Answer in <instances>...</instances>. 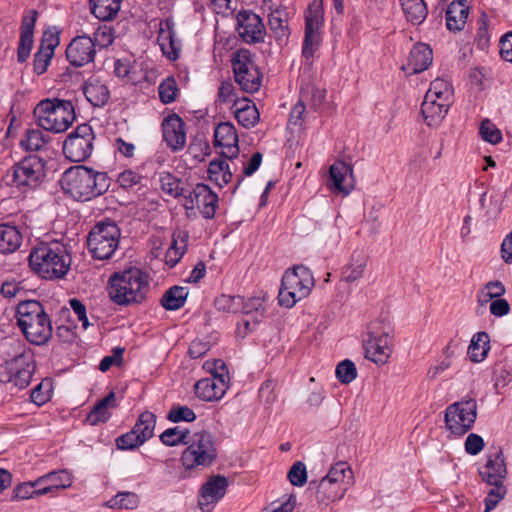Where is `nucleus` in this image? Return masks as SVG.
<instances>
[{
    "instance_id": "1",
    "label": "nucleus",
    "mask_w": 512,
    "mask_h": 512,
    "mask_svg": "<svg viewBox=\"0 0 512 512\" xmlns=\"http://www.w3.org/2000/svg\"><path fill=\"white\" fill-rule=\"evenodd\" d=\"M60 183L65 194L84 202L103 195L110 187V178L105 172L75 166L63 173Z\"/></svg>"
},
{
    "instance_id": "2",
    "label": "nucleus",
    "mask_w": 512,
    "mask_h": 512,
    "mask_svg": "<svg viewBox=\"0 0 512 512\" xmlns=\"http://www.w3.org/2000/svg\"><path fill=\"white\" fill-rule=\"evenodd\" d=\"M29 264L40 277L59 279L68 273L71 257L59 242L41 243L30 252Z\"/></svg>"
},
{
    "instance_id": "3",
    "label": "nucleus",
    "mask_w": 512,
    "mask_h": 512,
    "mask_svg": "<svg viewBox=\"0 0 512 512\" xmlns=\"http://www.w3.org/2000/svg\"><path fill=\"white\" fill-rule=\"evenodd\" d=\"M16 317L20 330L31 344L40 346L51 339L52 323L39 301L20 302L17 306Z\"/></svg>"
},
{
    "instance_id": "4",
    "label": "nucleus",
    "mask_w": 512,
    "mask_h": 512,
    "mask_svg": "<svg viewBox=\"0 0 512 512\" xmlns=\"http://www.w3.org/2000/svg\"><path fill=\"white\" fill-rule=\"evenodd\" d=\"M148 290V277L138 268L114 273L108 282L110 299L118 305L140 303Z\"/></svg>"
},
{
    "instance_id": "5",
    "label": "nucleus",
    "mask_w": 512,
    "mask_h": 512,
    "mask_svg": "<svg viewBox=\"0 0 512 512\" xmlns=\"http://www.w3.org/2000/svg\"><path fill=\"white\" fill-rule=\"evenodd\" d=\"M353 479V472L348 464L338 462L319 482H310V488L315 489L318 505L327 507L345 496L347 490L353 485Z\"/></svg>"
},
{
    "instance_id": "6",
    "label": "nucleus",
    "mask_w": 512,
    "mask_h": 512,
    "mask_svg": "<svg viewBox=\"0 0 512 512\" xmlns=\"http://www.w3.org/2000/svg\"><path fill=\"white\" fill-rule=\"evenodd\" d=\"M39 127L54 133L65 132L75 120L74 105L70 100L47 98L41 100L33 110Z\"/></svg>"
},
{
    "instance_id": "7",
    "label": "nucleus",
    "mask_w": 512,
    "mask_h": 512,
    "mask_svg": "<svg viewBox=\"0 0 512 512\" xmlns=\"http://www.w3.org/2000/svg\"><path fill=\"white\" fill-rule=\"evenodd\" d=\"M478 472L481 479L492 486L485 498L484 512H489L497 506L507 493L505 486H503L507 468L502 450L487 454L486 463L478 469Z\"/></svg>"
},
{
    "instance_id": "8",
    "label": "nucleus",
    "mask_w": 512,
    "mask_h": 512,
    "mask_svg": "<svg viewBox=\"0 0 512 512\" xmlns=\"http://www.w3.org/2000/svg\"><path fill=\"white\" fill-rule=\"evenodd\" d=\"M181 461L186 470L205 468L214 463L218 452L214 436L207 431H198L189 436Z\"/></svg>"
},
{
    "instance_id": "9",
    "label": "nucleus",
    "mask_w": 512,
    "mask_h": 512,
    "mask_svg": "<svg viewBox=\"0 0 512 512\" xmlns=\"http://www.w3.org/2000/svg\"><path fill=\"white\" fill-rule=\"evenodd\" d=\"M314 284V278L309 268L303 265L294 266L282 277L278 295L279 304L287 308L293 307L297 301L310 294Z\"/></svg>"
},
{
    "instance_id": "10",
    "label": "nucleus",
    "mask_w": 512,
    "mask_h": 512,
    "mask_svg": "<svg viewBox=\"0 0 512 512\" xmlns=\"http://www.w3.org/2000/svg\"><path fill=\"white\" fill-rule=\"evenodd\" d=\"M121 232L114 221L98 222L87 236V248L95 260H109L116 252Z\"/></svg>"
},
{
    "instance_id": "11",
    "label": "nucleus",
    "mask_w": 512,
    "mask_h": 512,
    "mask_svg": "<svg viewBox=\"0 0 512 512\" xmlns=\"http://www.w3.org/2000/svg\"><path fill=\"white\" fill-rule=\"evenodd\" d=\"M476 417V400L472 397H464L446 408L445 424L451 433L462 436L473 427Z\"/></svg>"
},
{
    "instance_id": "12",
    "label": "nucleus",
    "mask_w": 512,
    "mask_h": 512,
    "mask_svg": "<svg viewBox=\"0 0 512 512\" xmlns=\"http://www.w3.org/2000/svg\"><path fill=\"white\" fill-rule=\"evenodd\" d=\"M323 9L321 1H313L305 15V36L302 45V56L305 64L311 66L315 52L320 43L319 29L322 25Z\"/></svg>"
},
{
    "instance_id": "13",
    "label": "nucleus",
    "mask_w": 512,
    "mask_h": 512,
    "mask_svg": "<svg viewBox=\"0 0 512 512\" xmlns=\"http://www.w3.org/2000/svg\"><path fill=\"white\" fill-rule=\"evenodd\" d=\"M94 139L95 135L90 125H78L63 143L65 157L71 162L85 161L92 154Z\"/></svg>"
},
{
    "instance_id": "14",
    "label": "nucleus",
    "mask_w": 512,
    "mask_h": 512,
    "mask_svg": "<svg viewBox=\"0 0 512 512\" xmlns=\"http://www.w3.org/2000/svg\"><path fill=\"white\" fill-rule=\"evenodd\" d=\"M235 81L247 93L257 92L262 83V74L247 50H241L232 60Z\"/></svg>"
},
{
    "instance_id": "15",
    "label": "nucleus",
    "mask_w": 512,
    "mask_h": 512,
    "mask_svg": "<svg viewBox=\"0 0 512 512\" xmlns=\"http://www.w3.org/2000/svg\"><path fill=\"white\" fill-rule=\"evenodd\" d=\"M45 177V163L37 155L23 158L12 167V183L21 187H36Z\"/></svg>"
},
{
    "instance_id": "16",
    "label": "nucleus",
    "mask_w": 512,
    "mask_h": 512,
    "mask_svg": "<svg viewBox=\"0 0 512 512\" xmlns=\"http://www.w3.org/2000/svg\"><path fill=\"white\" fill-rule=\"evenodd\" d=\"M67 61L74 67H83L94 62L97 51L90 36L83 33L75 36L68 44L66 51Z\"/></svg>"
},
{
    "instance_id": "17",
    "label": "nucleus",
    "mask_w": 512,
    "mask_h": 512,
    "mask_svg": "<svg viewBox=\"0 0 512 512\" xmlns=\"http://www.w3.org/2000/svg\"><path fill=\"white\" fill-rule=\"evenodd\" d=\"M237 31L248 44L264 41L265 26L262 19L252 11L241 10L237 14Z\"/></svg>"
},
{
    "instance_id": "18",
    "label": "nucleus",
    "mask_w": 512,
    "mask_h": 512,
    "mask_svg": "<svg viewBox=\"0 0 512 512\" xmlns=\"http://www.w3.org/2000/svg\"><path fill=\"white\" fill-rule=\"evenodd\" d=\"M163 140L173 151H181L186 145V124L183 119L173 113L166 116L162 121Z\"/></svg>"
},
{
    "instance_id": "19",
    "label": "nucleus",
    "mask_w": 512,
    "mask_h": 512,
    "mask_svg": "<svg viewBox=\"0 0 512 512\" xmlns=\"http://www.w3.org/2000/svg\"><path fill=\"white\" fill-rule=\"evenodd\" d=\"M214 143L222 147V156L227 159L237 158L239 155L238 134L235 126L230 122L219 123L214 131Z\"/></svg>"
},
{
    "instance_id": "20",
    "label": "nucleus",
    "mask_w": 512,
    "mask_h": 512,
    "mask_svg": "<svg viewBox=\"0 0 512 512\" xmlns=\"http://www.w3.org/2000/svg\"><path fill=\"white\" fill-rule=\"evenodd\" d=\"M368 339L364 340L365 357L376 364L387 362L392 352L388 333L375 335L369 332Z\"/></svg>"
},
{
    "instance_id": "21",
    "label": "nucleus",
    "mask_w": 512,
    "mask_h": 512,
    "mask_svg": "<svg viewBox=\"0 0 512 512\" xmlns=\"http://www.w3.org/2000/svg\"><path fill=\"white\" fill-rule=\"evenodd\" d=\"M38 12L34 9L28 10L22 18L20 27V40L17 50V60L20 63L25 62L33 46L34 27L37 21Z\"/></svg>"
},
{
    "instance_id": "22",
    "label": "nucleus",
    "mask_w": 512,
    "mask_h": 512,
    "mask_svg": "<svg viewBox=\"0 0 512 512\" xmlns=\"http://www.w3.org/2000/svg\"><path fill=\"white\" fill-rule=\"evenodd\" d=\"M329 178L332 182L329 186L343 195H348L354 187L353 169L343 161H337L330 166Z\"/></svg>"
},
{
    "instance_id": "23",
    "label": "nucleus",
    "mask_w": 512,
    "mask_h": 512,
    "mask_svg": "<svg viewBox=\"0 0 512 512\" xmlns=\"http://www.w3.org/2000/svg\"><path fill=\"white\" fill-rule=\"evenodd\" d=\"M227 486V478L222 475L213 476L204 483L201 487V499L199 500L201 510L204 512L209 511L207 506L223 498Z\"/></svg>"
},
{
    "instance_id": "24",
    "label": "nucleus",
    "mask_w": 512,
    "mask_h": 512,
    "mask_svg": "<svg viewBox=\"0 0 512 512\" xmlns=\"http://www.w3.org/2000/svg\"><path fill=\"white\" fill-rule=\"evenodd\" d=\"M158 42L165 56L170 60H176L180 52V42L176 39L174 21L167 18L160 22Z\"/></svg>"
},
{
    "instance_id": "25",
    "label": "nucleus",
    "mask_w": 512,
    "mask_h": 512,
    "mask_svg": "<svg viewBox=\"0 0 512 512\" xmlns=\"http://www.w3.org/2000/svg\"><path fill=\"white\" fill-rule=\"evenodd\" d=\"M71 474L63 469L51 471L36 479V484L40 485L39 491L43 495L54 494L62 489H66L72 485Z\"/></svg>"
},
{
    "instance_id": "26",
    "label": "nucleus",
    "mask_w": 512,
    "mask_h": 512,
    "mask_svg": "<svg viewBox=\"0 0 512 512\" xmlns=\"http://www.w3.org/2000/svg\"><path fill=\"white\" fill-rule=\"evenodd\" d=\"M58 44L59 39L56 35L44 33L38 51L34 55V72L37 75H42L47 71Z\"/></svg>"
},
{
    "instance_id": "27",
    "label": "nucleus",
    "mask_w": 512,
    "mask_h": 512,
    "mask_svg": "<svg viewBox=\"0 0 512 512\" xmlns=\"http://www.w3.org/2000/svg\"><path fill=\"white\" fill-rule=\"evenodd\" d=\"M228 384L223 378L209 377L197 381L194 389L196 395L203 401H218L224 396Z\"/></svg>"
},
{
    "instance_id": "28",
    "label": "nucleus",
    "mask_w": 512,
    "mask_h": 512,
    "mask_svg": "<svg viewBox=\"0 0 512 512\" xmlns=\"http://www.w3.org/2000/svg\"><path fill=\"white\" fill-rule=\"evenodd\" d=\"M194 200L196 207L206 219L214 217L218 206V195L204 183H198L194 187Z\"/></svg>"
},
{
    "instance_id": "29",
    "label": "nucleus",
    "mask_w": 512,
    "mask_h": 512,
    "mask_svg": "<svg viewBox=\"0 0 512 512\" xmlns=\"http://www.w3.org/2000/svg\"><path fill=\"white\" fill-rule=\"evenodd\" d=\"M469 16L467 0H453L446 9L445 20L449 31L458 32L464 29Z\"/></svg>"
},
{
    "instance_id": "30",
    "label": "nucleus",
    "mask_w": 512,
    "mask_h": 512,
    "mask_svg": "<svg viewBox=\"0 0 512 512\" xmlns=\"http://www.w3.org/2000/svg\"><path fill=\"white\" fill-rule=\"evenodd\" d=\"M433 52L432 49L423 43L415 45L410 51L408 63L403 66L410 74H418L426 70L432 63Z\"/></svg>"
},
{
    "instance_id": "31",
    "label": "nucleus",
    "mask_w": 512,
    "mask_h": 512,
    "mask_svg": "<svg viewBox=\"0 0 512 512\" xmlns=\"http://www.w3.org/2000/svg\"><path fill=\"white\" fill-rule=\"evenodd\" d=\"M231 109L238 123L245 128L254 127L259 121V111L255 103L248 98L244 97L241 100H236Z\"/></svg>"
},
{
    "instance_id": "32",
    "label": "nucleus",
    "mask_w": 512,
    "mask_h": 512,
    "mask_svg": "<svg viewBox=\"0 0 512 512\" xmlns=\"http://www.w3.org/2000/svg\"><path fill=\"white\" fill-rule=\"evenodd\" d=\"M83 92L86 99L94 107H103L110 98L108 87L95 76L90 77L84 84Z\"/></svg>"
},
{
    "instance_id": "33",
    "label": "nucleus",
    "mask_w": 512,
    "mask_h": 512,
    "mask_svg": "<svg viewBox=\"0 0 512 512\" xmlns=\"http://www.w3.org/2000/svg\"><path fill=\"white\" fill-rule=\"evenodd\" d=\"M116 406V396L111 391L95 404L93 409L87 414L86 422L93 426L107 422L112 415L110 410Z\"/></svg>"
},
{
    "instance_id": "34",
    "label": "nucleus",
    "mask_w": 512,
    "mask_h": 512,
    "mask_svg": "<svg viewBox=\"0 0 512 512\" xmlns=\"http://www.w3.org/2000/svg\"><path fill=\"white\" fill-rule=\"evenodd\" d=\"M451 103L436 101L424 97L421 105V113L428 126H437L445 118Z\"/></svg>"
},
{
    "instance_id": "35",
    "label": "nucleus",
    "mask_w": 512,
    "mask_h": 512,
    "mask_svg": "<svg viewBox=\"0 0 512 512\" xmlns=\"http://www.w3.org/2000/svg\"><path fill=\"white\" fill-rule=\"evenodd\" d=\"M490 350V337L488 333L481 331L473 335L468 347V356L474 363L482 362Z\"/></svg>"
},
{
    "instance_id": "36",
    "label": "nucleus",
    "mask_w": 512,
    "mask_h": 512,
    "mask_svg": "<svg viewBox=\"0 0 512 512\" xmlns=\"http://www.w3.org/2000/svg\"><path fill=\"white\" fill-rule=\"evenodd\" d=\"M121 7V0H90L92 14L99 20L114 19Z\"/></svg>"
},
{
    "instance_id": "37",
    "label": "nucleus",
    "mask_w": 512,
    "mask_h": 512,
    "mask_svg": "<svg viewBox=\"0 0 512 512\" xmlns=\"http://www.w3.org/2000/svg\"><path fill=\"white\" fill-rule=\"evenodd\" d=\"M188 294L189 291L187 287L173 286L165 291L160 303L166 310H178L185 305Z\"/></svg>"
},
{
    "instance_id": "38",
    "label": "nucleus",
    "mask_w": 512,
    "mask_h": 512,
    "mask_svg": "<svg viewBox=\"0 0 512 512\" xmlns=\"http://www.w3.org/2000/svg\"><path fill=\"white\" fill-rule=\"evenodd\" d=\"M406 19L414 25L423 23L428 14L424 0H399Z\"/></svg>"
},
{
    "instance_id": "39",
    "label": "nucleus",
    "mask_w": 512,
    "mask_h": 512,
    "mask_svg": "<svg viewBox=\"0 0 512 512\" xmlns=\"http://www.w3.org/2000/svg\"><path fill=\"white\" fill-rule=\"evenodd\" d=\"M22 236L16 227L0 225V253L14 252L21 244Z\"/></svg>"
},
{
    "instance_id": "40",
    "label": "nucleus",
    "mask_w": 512,
    "mask_h": 512,
    "mask_svg": "<svg viewBox=\"0 0 512 512\" xmlns=\"http://www.w3.org/2000/svg\"><path fill=\"white\" fill-rule=\"evenodd\" d=\"M208 177L219 187L229 183L232 179L230 167L225 159H214L209 163Z\"/></svg>"
},
{
    "instance_id": "41",
    "label": "nucleus",
    "mask_w": 512,
    "mask_h": 512,
    "mask_svg": "<svg viewBox=\"0 0 512 512\" xmlns=\"http://www.w3.org/2000/svg\"><path fill=\"white\" fill-rule=\"evenodd\" d=\"M506 293L504 284L499 281H489L477 293V302L480 306H485L493 299H499Z\"/></svg>"
},
{
    "instance_id": "42",
    "label": "nucleus",
    "mask_w": 512,
    "mask_h": 512,
    "mask_svg": "<svg viewBox=\"0 0 512 512\" xmlns=\"http://www.w3.org/2000/svg\"><path fill=\"white\" fill-rule=\"evenodd\" d=\"M239 313H243L246 317L251 316L253 324L259 323L264 315V300L260 297H253L245 300L241 296V305H239Z\"/></svg>"
},
{
    "instance_id": "43",
    "label": "nucleus",
    "mask_w": 512,
    "mask_h": 512,
    "mask_svg": "<svg viewBox=\"0 0 512 512\" xmlns=\"http://www.w3.org/2000/svg\"><path fill=\"white\" fill-rule=\"evenodd\" d=\"M155 425L156 415L150 411H145L140 414L133 428L144 443L153 436Z\"/></svg>"
},
{
    "instance_id": "44",
    "label": "nucleus",
    "mask_w": 512,
    "mask_h": 512,
    "mask_svg": "<svg viewBox=\"0 0 512 512\" xmlns=\"http://www.w3.org/2000/svg\"><path fill=\"white\" fill-rule=\"evenodd\" d=\"M327 91L322 88L309 86L301 91L300 99L308 104L310 109L319 111L326 99Z\"/></svg>"
},
{
    "instance_id": "45",
    "label": "nucleus",
    "mask_w": 512,
    "mask_h": 512,
    "mask_svg": "<svg viewBox=\"0 0 512 512\" xmlns=\"http://www.w3.org/2000/svg\"><path fill=\"white\" fill-rule=\"evenodd\" d=\"M268 24L277 40L282 41L288 38L289 28L283 12L276 10L270 13Z\"/></svg>"
},
{
    "instance_id": "46",
    "label": "nucleus",
    "mask_w": 512,
    "mask_h": 512,
    "mask_svg": "<svg viewBox=\"0 0 512 512\" xmlns=\"http://www.w3.org/2000/svg\"><path fill=\"white\" fill-rule=\"evenodd\" d=\"M140 503L139 496L133 492H119L106 502L111 509H135Z\"/></svg>"
},
{
    "instance_id": "47",
    "label": "nucleus",
    "mask_w": 512,
    "mask_h": 512,
    "mask_svg": "<svg viewBox=\"0 0 512 512\" xmlns=\"http://www.w3.org/2000/svg\"><path fill=\"white\" fill-rule=\"evenodd\" d=\"M179 93V88L176 79L169 76L162 80L158 86V94L163 104L173 103Z\"/></svg>"
},
{
    "instance_id": "48",
    "label": "nucleus",
    "mask_w": 512,
    "mask_h": 512,
    "mask_svg": "<svg viewBox=\"0 0 512 512\" xmlns=\"http://www.w3.org/2000/svg\"><path fill=\"white\" fill-rule=\"evenodd\" d=\"M46 144V139L40 129H28L20 141V145L27 151H39Z\"/></svg>"
},
{
    "instance_id": "49",
    "label": "nucleus",
    "mask_w": 512,
    "mask_h": 512,
    "mask_svg": "<svg viewBox=\"0 0 512 512\" xmlns=\"http://www.w3.org/2000/svg\"><path fill=\"white\" fill-rule=\"evenodd\" d=\"M189 431L182 429L179 426L166 429L161 435L160 440L166 446H177L179 444H186Z\"/></svg>"
},
{
    "instance_id": "50",
    "label": "nucleus",
    "mask_w": 512,
    "mask_h": 512,
    "mask_svg": "<svg viewBox=\"0 0 512 512\" xmlns=\"http://www.w3.org/2000/svg\"><path fill=\"white\" fill-rule=\"evenodd\" d=\"M39 488L40 485L36 484V480L21 483L14 488L12 499L25 500L42 496L43 494L40 493Z\"/></svg>"
},
{
    "instance_id": "51",
    "label": "nucleus",
    "mask_w": 512,
    "mask_h": 512,
    "mask_svg": "<svg viewBox=\"0 0 512 512\" xmlns=\"http://www.w3.org/2000/svg\"><path fill=\"white\" fill-rule=\"evenodd\" d=\"M160 183L162 190L173 197L183 195L184 189L180 187V180L169 172L160 174Z\"/></svg>"
},
{
    "instance_id": "52",
    "label": "nucleus",
    "mask_w": 512,
    "mask_h": 512,
    "mask_svg": "<svg viewBox=\"0 0 512 512\" xmlns=\"http://www.w3.org/2000/svg\"><path fill=\"white\" fill-rule=\"evenodd\" d=\"M90 39L95 44V50L97 51L110 46L114 41V34L110 27L104 25L94 31Z\"/></svg>"
},
{
    "instance_id": "53",
    "label": "nucleus",
    "mask_w": 512,
    "mask_h": 512,
    "mask_svg": "<svg viewBox=\"0 0 512 512\" xmlns=\"http://www.w3.org/2000/svg\"><path fill=\"white\" fill-rule=\"evenodd\" d=\"M335 373L338 380L343 384H349L357 377L356 366L349 359L341 361L337 365Z\"/></svg>"
},
{
    "instance_id": "54",
    "label": "nucleus",
    "mask_w": 512,
    "mask_h": 512,
    "mask_svg": "<svg viewBox=\"0 0 512 512\" xmlns=\"http://www.w3.org/2000/svg\"><path fill=\"white\" fill-rule=\"evenodd\" d=\"M482 139L491 144H498L502 140V133L489 119L482 120L479 128Z\"/></svg>"
},
{
    "instance_id": "55",
    "label": "nucleus",
    "mask_w": 512,
    "mask_h": 512,
    "mask_svg": "<svg viewBox=\"0 0 512 512\" xmlns=\"http://www.w3.org/2000/svg\"><path fill=\"white\" fill-rule=\"evenodd\" d=\"M167 419L174 423L181 421L193 422L196 419V414L188 406L176 405L170 409Z\"/></svg>"
},
{
    "instance_id": "56",
    "label": "nucleus",
    "mask_w": 512,
    "mask_h": 512,
    "mask_svg": "<svg viewBox=\"0 0 512 512\" xmlns=\"http://www.w3.org/2000/svg\"><path fill=\"white\" fill-rule=\"evenodd\" d=\"M366 266L365 256H361L356 264H350L342 271V279L346 282H354L360 279L363 275Z\"/></svg>"
},
{
    "instance_id": "57",
    "label": "nucleus",
    "mask_w": 512,
    "mask_h": 512,
    "mask_svg": "<svg viewBox=\"0 0 512 512\" xmlns=\"http://www.w3.org/2000/svg\"><path fill=\"white\" fill-rule=\"evenodd\" d=\"M142 444L143 441L140 439L134 428L116 439L117 448L120 450H132Z\"/></svg>"
},
{
    "instance_id": "58",
    "label": "nucleus",
    "mask_w": 512,
    "mask_h": 512,
    "mask_svg": "<svg viewBox=\"0 0 512 512\" xmlns=\"http://www.w3.org/2000/svg\"><path fill=\"white\" fill-rule=\"evenodd\" d=\"M218 310L239 313V305H241V296L221 295L215 300Z\"/></svg>"
},
{
    "instance_id": "59",
    "label": "nucleus",
    "mask_w": 512,
    "mask_h": 512,
    "mask_svg": "<svg viewBox=\"0 0 512 512\" xmlns=\"http://www.w3.org/2000/svg\"><path fill=\"white\" fill-rule=\"evenodd\" d=\"M287 477L294 486H303L307 481L306 466L303 462H295L288 471Z\"/></svg>"
},
{
    "instance_id": "60",
    "label": "nucleus",
    "mask_w": 512,
    "mask_h": 512,
    "mask_svg": "<svg viewBox=\"0 0 512 512\" xmlns=\"http://www.w3.org/2000/svg\"><path fill=\"white\" fill-rule=\"evenodd\" d=\"M464 446L467 454L475 456L483 450L485 443L480 435L471 433L467 436Z\"/></svg>"
},
{
    "instance_id": "61",
    "label": "nucleus",
    "mask_w": 512,
    "mask_h": 512,
    "mask_svg": "<svg viewBox=\"0 0 512 512\" xmlns=\"http://www.w3.org/2000/svg\"><path fill=\"white\" fill-rule=\"evenodd\" d=\"M142 180V176L133 171V170H125L118 175L117 182L120 187L124 189H130L136 185H138Z\"/></svg>"
},
{
    "instance_id": "62",
    "label": "nucleus",
    "mask_w": 512,
    "mask_h": 512,
    "mask_svg": "<svg viewBox=\"0 0 512 512\" xmlns=\"http://www.w3.org/2000/svg\"><path fill=\"white\" fill-rule=\"evenodd\" d=\"M437 91L436 93L444 92V99H448L450 96H453V89L449 82L444 79L437 78L431 82L430 87L426 93V96H429V99L433 97V91Z\"/></svg>"
},
{
    "instance_id": "63",
    "label": "nucleus",
    "mask_w": 512,
    "mask_h": 512,
    "mask_svg": "<svg viewBox=\"0 0 512 512\" xmlns=\"http://www.w3.org/2000/svg\"><path fill=\"white\" fill-rule=\"evenodd\" d=\"M218 99L220 102H233V104L236 100H240L236 97L234 85L230 81H223L221 83L218 92Z\"/></svg>"
},
{
    "instance_id": "64",
    "label": "nucleus",
    "mask_w": 512,
    "mask_h": 512,
    "mask_svg": "<svg viewBox=\"0 0 512 512\" xmlns=\"http://www.w3.org/2000/svg\"><path fill=\"white\" fill-rule=\"evenodd\" d=\"M500 55L505 61L512 62V32H508L501 37Z\"/></svg>"
}]
</instances>
